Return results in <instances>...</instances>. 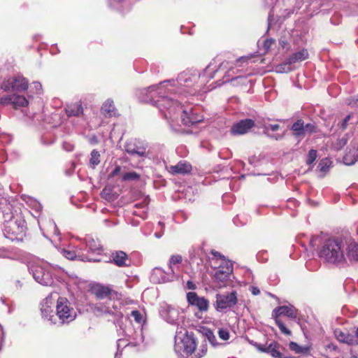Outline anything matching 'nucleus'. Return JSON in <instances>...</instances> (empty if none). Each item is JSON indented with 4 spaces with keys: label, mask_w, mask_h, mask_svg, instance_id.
Returning a JSON list of instances; mask_svg holds the SVG:
<instances>
[{
    "label": "nucleus",
    "mask_w": 358,
    "mask_h": 358,
    "mask_svg": "<svg viewBox=\"0 0 358 358\" xmlns=\"http://www.w3.org/2000/svg\"><path fill=\"white\" fill-rule=\"evenodd\" d=\"M223 64L224 62H221L220 58L215 57L206 67L202 73L196 69H188L181 72L176 80H171L175 82V84L173 87L168 85V88L173 89L169 92V94L178 101L180 110H182L181 102L176 99V97L182 99V97L196 95L201 91V85L213 79L215 73Z\"/></svg>",
    "instance_id": "obj_1"
},
{
    "label": "nucleus",
    "mask_w": 358,
    "mask_h": 358,
    "mask_svg": "<svg viewBox=\"0 0 358 358\" xmlns=\"http://www.w3.org/2000/svg\"><path fill=\"white\" fill-rule=\"evenodd\" d=\"M173 80H164L159 85H153L138 90V99L143 102L153 101L159 108L164 117L168 120L171 128L176 132L180 131L175 127L173 123L178 118L180 107L178 101L170 96L169 92L173 89L168 88V85L174 86Z\"/></svg>",
    "instance_id": "obj_2"
},
{
    "label": "nucleus",
    "mask_w": 358,
    "mask_h": 358,
    "mask_svg": "<svg viewBox=\"0 0 358 358\" xmlns=\"http://www.w3.org/2000/svg\"><path fill=\"white\" fill-rule=\"evenodd\" d=\"M345 241L342 238L327 239L319 250L318 255L324 262L338 264L345 262Z\"/></svg>",
    "instance_id": "obj_3"
},
{
    "label": "nucleus",
    "mask_w": 358,
    "mask_h": 358,
    "mask_svg": "<svg viewBox=\"0 0 358 358\" xmlns=\"http://www.w3.org/2000/svg\"><path fill=\"white\" fill-rule=\"evenodd\" d=\"M197 346L196 340L192 332L176 330L174 352L178 358H194Z\"/></svg>",
    "instance_id": "obj_4"
},
{
    "label": "nucleus",
    "mask_w": 358,
    "mask_h": 358,
    "mask_svg": "<svg viewBox=\"0 0 358 358\" xmlns=\"http://www.w3.org/2000/svg\"><path fill=\"white\" fill-rule=\"evenodd\" d=\"M76 317L72 303L65 297H58L56 299L55 315L50 319V324L62 326L73 322Z\"/></svg>",
    "instance_id": "obj_5"
},
{
    "label": "nucleus",
    "mask_w": 358,
    "mask_h": 358,
    "mask_svg": "<svg viewBox=\"0 0 358 358\" xmlns=\"http://www.w3.org/2000/svg\"><path fill=\"white\" fill-rule=\"evenodd\" d=\"M159 315L167 323L176 326V330L185 331L187 321L182 309L163 303L160 306Z\"/></svg>",
    "instance_id": "obj_6"
},
{
    "label": "nucleus",
    "mask_w": 358,
    "mask_h": 358,
    "mask_svg": "<svg viewBox=\"0 0 358 358\" xmlns=\"http://www.w3.org/2000/svg\"><path fill=\"white\" fill-rule=\"evenodd\" d=\"M29 272L38 283L44 286H51L53 284L52 267L43 260H34L28 266Z\"/></svg>",
    "instance_id": "obj_7"
},
{
    "label": "nucleus",
    "mask_w": 358,
    "mask_h": 358,
    "mask_svg": "<svg viewBox=\"0 0 358 358\" xmlns=\"http://www.w3.org/2000/svg\"><path fill=\"white\" fill-rule=\"evenodd\" d=\"M148 143L143 140L132 138L126 142L124 150L127 153L131 155H136L139 157H143L145 155H163L164 150V145L156 144L147 151Z\"/></svg>",
    "instance_id": "obj_8"
},
{
    "label": "nucleus",
    "mask_w": 358,
    "mask_h": 358,
    "mask_svg": "<svg viewBox=\"0 0 358 358\" xmlns=\"http://www.w3.org/2000/svg\"><path fill=\"white\" fill-rule=\"evenodd\" d=\"M3 232L6 238L14 241L25 232V221L22 217L15 218L12 213L4 214Z\"/></svg>",
    "instance_id": "obj_9"
},
{
    "label": "nucleus",
    "mask_w": 358,
    "mask_h": 358,
    "mask_svg": "<svg viewBox=\"0 0 358 358\" xmlns=\"http://www.w3.org/2000/svg\"><path fill=\"white\" fill-rule=\"evenodd\" d=\"M233 265L229 260L222 259V263L217 266H215L212 274L213 282L217 288H222L230 285L232 276Z\"/></svg>",
    "instance_id": "obj_10"
},
{
    "label": "nucleus",
    "mask_w": 358,
    "mask_h": 358,
    "mask_svg": "<svg viewBox=\"0 0 358 358\" xmlns=\"http://www.w3.org/2000/svg\"><path fill=\"white\" fill-rule=\"evenodd\" d=\"M122 303L119 300H114L113 296L107 299L105 303H98L94 305V311L99 315H109L115 319L123 317Z\"/></svg>",
    "instance_id": "obj_11"
},
{
    "label": "nucleus",
    "mask_w": 358,
    "mask_h": 358,
    "mask_svg": "<svg viewBox=\"0 0 358 358\" xmlns=\"http://www.w3.org/2000/svg\"><path fill=\"white\" fill-rule=\"evenodd\" d=\"M237 296L235 291L227 294H217L213 307L217 312L226 313L237 303Z\"/></svg>",
    "instance_id": "obj_12"
},
{
    "label": "nucleus",
    "mask_w": 358,
    "mask_h": 358,
    "mask_svg": "<svg viewBox=\"0 0 358 358\" xmlns=\"http://www.w3.org/2000/svg\"><path fill=\"white\" fill-rule=\"evenodd\" d=\"M59 252L65 258L69 260L78 259L81 262H99L101 261L99 258L91 257L89 255L83 252V249L79 247L69 246L66 248H59Z\"/></svg>",
    "instance_id": "obj_13"
},
{
    "label": "nucleus",
    "mask_w": 358,
    "mask_h": 358,
    "mask_svg": "<svg viewBox=\"0 0 358 358\" xmlns=\"http://www.w3.org/2000/svg\"><path fill=\"white\" fill-rule=\"evenodd\" d=\"M127 345L135 347L138 350H143L147 346V342L145 341L143 327L138 326L133 329H129L127 331Z\"/></svg>",
    "instance_id": "obj_14"
},
{
    "label": "nucleus",
    "mask_w": 358,
    "mask_h": 358,
    "mask_svg": "<svg viewBox=\"0 0 358 358\" xmlns=\"http://www.w3.org/2000/svg\"><path fill=\"white\" fill-rule=\"evenodd\" d=\"M28 88V81L22 76H16L8 78L1 85V89L6 92H23Z\"/></svg>",
    "instance_id": "obj_15"
},
{
    "label": "nucleus",
    "mask_w": 358,
    "mask_h": 358,
    "mask_svg": "<svg viewBox=\"0 0 358 358\" xmlns=\"http://www.w3.org/2000/svg\"><path fill=\"white\" fill-rule=\"evenodd\" d=\"M306 164L310 170L315 166V171L319 173L320 177H324L329 171L332 162L331 158H308Z\"/></svg>",
    "instance_id": "obj_16"
},
{
    "label": "nucleus",
    "mask_w": 358,
    "mask_h": 358,
    "mask_svg": "<svg viewBox=\"0 0 358 358\" xmlns=\"http://www.w3.org/2000/svg\"><path fill=\"white\" fill-rule=\"evenodd\" d=\"M57 294H49L41 303V313L43 320L50 322V319L53 317L55 315L53 312V308L55 307V303L56 302L55 297Z\"/></svg>",
    "instance_id": "obj_17"
},
{
    "label": "nucleus",
    "mask_w": 358,
    "mask_h": 358,
    "mask_svg": "<svg viewBox=\"0 0 358 358\" xmlns=\"http://www.w3.org/2000/svg\"><path fill=\"white\" fill-rule=\"evenodd\" d=\"M167 171L173 176H185L191 173L192 171V164L186 160H180L175 165L165 164Z\"/></svg>",
    "instance_id": "obj_18"
},
{
    "label": "nucleus",
    "mask_w": 358,
    "mask_h": 358,
    "mask_svg": "<svg viewBox=\"0 0 358 358\" xmlns=\"http://www.w3.org/2000/svg\"><path fill=\"white\" fill-rule=\"evenodd\" d=\"M255 126L252 119H243L234 123L230 129L232 136H241L248 134Z\"/></svg>",
    "instance_id": "obj_19"
},
{
    "label": "nucleus",
    "mask_w": 358,
    "mask_h": 358,
    "mask_svg": "<svg viewBox=\"0 0 358 358\" xmlns=\"http://www.w3.org/2000/svg\"><path fill=\"white\" fill-rule=\"evenodd\" d=\"M203 115L199 114L196 109L189 108L182 110L181 122L185 126L190 127L203 121Z\"/></svg>",
    "instance_id": "obj_20"
},
{
    "label": "nucleus",
    "mask_w": 358,
    "mask_h": 358,
    "mask_svg": "<svg viewBox=\"0 0 358 358\" xmlns=\"http://www.w3.org/2000/svg\"><path fill=\"white\" fill-rule=\"evenodd\" d=\"M344 252L345 255V262L348 260L350 262H358V243L351 238H345Z\"/></svg>",
    "instance_id": "obj_21"
},
{
    "label": "nucleus",
    "mask_w": 358,
    "mask_h": 358,
    "mask_svg": "<svg viewBox=\"0 0 358 358\" xmlns=\"http://www.w3.org/2000/svg\"><path fill=\"white\" fill-rule=\"evenodd\" d=\"M91 290L97 299H109L115 294L108 287L99 284L94 285Z\"/></svg>",
    "instance_id": "obj_22"
},
{
    "label": "nucleus",
    "mask_w": 358,
    "mask_h": 358,
    "mask_svg": "<svg viewBox=\"0 0 358 358\" xmlns=\"http://www.w3.org/2000/svg\"><path fill=\"white\" fill-rule=\"evenodd\" d=\"M84 242L90 253L97 255H101L103 248L97 239H94L92 236L87 235L85 237Z\"/></svg>",
    "instance_id": "obj_23"
},
{
    "label": "nucleus",
    "mask_w": 358,
    "mask_h": 358,
    "mask_svg": "<svg viewBox=\"0 0 358 358\" xmlns=\"http://www.w3.org/2000/svg\"><path fill=\"white\" fill-rule=\"evenodd\" d=\"M110 8L120 13L127 12L131 8V0H107Z\"/></svg>",
    "instance_id": "obj_24"
},
{
    "label": "nucleus",
    "mask_w": 358,
    "mask_h": 358,
    "mask_svg": "<svg viewBox=\"0 0 358 358\" xmlns=\"http://www.w3.org/2000/svg\"><path fill=\"white\" fill-rule=\"evenodd\" d=\"M272 315L274 317H278L280 315H285L292 319L296 318V310L292 306H282L277 307L273 310Z\"/></svg>",
    "instance_id": "obj_25"
},
{
    "label": "nucleus",
    "mask_w": 358,
    "mask_h": 358,
    "mask_svg": "<svg viewBox=\"0 0 358 358\" xmlns=\"http://www.w3.org/2000/svg\"><path fill=\"white\" fill-rule=\"evenodd\" d=\"M112 262L120 267L128 266L130 265V261L126 252L119 250L115 251L111 255Z\"/></svg>",
    "instance_id": "obj_26"
},
{
    "label": "nucleus",
    "mask_w": 358,
    "mask_h": 358,
    "mask_svg": "<svg viewBox=\"0 0 358 358\" xmlns=\"http://www.w3.org/2000/svg\"><path fill=\"white\" fill-rule=\"evenodd\" d=\"M285 348L276 341L271 342L267 345V352L271 355L273 358H292V357H287L283 355Z\"/></svg>",
    "instance_id": "obj_27"
},
{
    "label": "nucleus",
    "mask_w": 358,
    "mask_h": 358,
    "mask_svg": "<svg viewBox=\"0 0 358 358\" xmlns=\"http://www.w3.org/2000/svg\"><path fill=\"white\" fill-rule=\"evenodd\" d=\"M334 336L336 339L343 343L348 344L350 345H357V342L355 341V336L349 334L348 332L343 331L340 329H336L334 331Z\"/></svg>",
    "instance_id": "obj_28"
},
{
    "label": "nucleus",
    "mask_w": 358,
    "mask_h": 358,
    "mask_svg": "<svg viewBox=\"0 0 358 358\" xmlns=\"http://www.w3.org/2000/svg\"><path fill=\"white\" fill-rule=\"evenodd\" d=\"M101 113L106 117L115 115V107L112 99H108L103 103L101 107Z\"/></svg>",
    "instance_id": "obj_29"
},
{
    "label": "nucleus",
    "mask_w": 358,
    "mask_h": 358,
    "mask_svg": "<svg viewBox=\"0 0 358 358\" xmlns=\"http://www.w3.org/2000/svg\"><path fill=\"white\" fill-rule=\"evenodd\" d=\"M308 57V52L306 49H302L296 52L293 53L287 59L292 64L306 60Z\"/></svg>",
    "instance_id": "obj_30"
},
{
    "label": "nucleus",
    "mask_w": 358,
    "mask_h": 358,
    "mask_svg": "<svg viewBox=\"0 0 358 358\" xmlns=\"http://www.w3.org/2000/svg\"><path fill=\"white\" fill-rule=\"evenodd\" d=\"M293 134L296 138H302L305 134L304 122L302 120H298L292 127Z\"/></svg>",
    "instance_id": "obj_31"
},
{
    "label": "nucleus",
    "mask_w": 358,
    "mask_h": 358,
    "mask_svg": "<svg viewBox=\"0 0 358 358\" xmlns=\"http://www.w3.org/2000/svg\"><path fill=\"white\" fill-rule=\"evenodd\" d=\"M263 128H264V133L266 134L268 136H269L271 138H274L277 141L282 138L283 135H280V134L269 135L268 134L269 131H278L280 128L279 124H271L264 123L263 124Z\"/></svg>",
    "instance_id": "obj_32"
},
{
    "label": "nucleus",
    "mask_w": 358,
    "mask_h": 358,
    "mask_svg": "<svg viewBox=\"0 0 358 358\" xmlns=\"http://www.w3.org/2000/svg\"><path fill=\"white\" fill-rule=\"evenodd\" d=\"M11 104L15 108H18L20 107L27 106L29 101L24 96L12 94Z\"/></svg>",
    "instance_id": "obj_33"
},
{
    "label": "nucleus",
    "mask_w": 358,
    "mask_h": 358,
    "mask_svg": "<svg viewBox=\"0 0 358 358\" xmlns=\"http://www.w3.org/2000/svg\"><path fill=\"white\" fill-rule=\"evenodd\" d=\"M151 278L154 282H157V283H163V282L168 281L163 270H162L161 268H155L153 270V271L152 273Z\"/></svg>",
    "instance_id": "obj_34"
},
{
    "label": "nucleus",
    "mask_w": 358,
    "mask_h": 358,
    "mask_svg": "<svg viewBox=\"0 0 358 358\" xmlns=\"http://www.w3.org/2000/svg\"><path fill=\"white\" fill-rule=\"evenodd\" d=\"M148 203H149L148 197H145L141 202L136 203L135 207L137 208H141V209H143V210H142V212H137L135 210L134 212V214L137 216H140L143 219L145 218L146 215H147Z\"/></svg>",
    "instance_id": "obj_35"
},
{
    "label": "nucleus",
    "mask_w": 358,
    "mask_h": 358,
    "mask_svg": "<svg viewBox=\"0 0 358 358\" xmlns=\"http://www.w3.org/2000/svg\"><path fill=\"white\" fill-rule=\"evenodd\" d=\"M68 116H79L83 113V109L80 103H73L68 106L66 110Z\"/></svg>",
    "instance_id": "obj_36"
},
{
    "label": "nucleus",
    "mask_w": 358,
    "mask_h": 358,
    "mask_svg": "<svg viewBox=\"0 0 358 358\" xmlns=\"http://www.w3.org/2000/svg\"><path fill=\"white\" fill-rule=\"evenodd\" d=\"M292 64L287 58L284 62L276 65L274 71L278 73H289L292 71Z\"/></svg>",
    "instance_id": "obj_37"
},
{
    "label": "nucleus",
    "mask_w": 358,
    "mask_h": 358,
    "mask_svg": "<svg viewBox=\"0 0 358 358\" xmlns=\"http://www.w3.org/2000/svg\"><path fill=\"white\" fill-rule=\"evenodd\" d=\"M27 203L29 205V206L33 210H34L36 213L38 214V216H40L43 209V206L40 203V202H38L37 200L31 197H29L28 200L27 201Z\"/></svg>",
    "instance_id": "obj_38"
},
{
    "label": "nucleus",
    "mask_w": 358,
    "mask_h": 358,
    "mask_svg": "<svg viewBox=\"0 0 358 358\" xmlns=\"http://www.w3.org/2000/svg\"><path fill=\"white\" fill-rule=\"evenodd\" d=\"M207 352V343L205 340L199 346V349L195 350L194 353V358H201L203 357Z\"/></svg>",
    "instance_id": "obj_39"
},
{
    "label": "nucleus",
    "mask_w": 358,
    "mask_h": 358,
    "mask_svg": "<svg viewBox=\"0 0 358 358\" xmlns=\"http://www.w3.org/2000/svg\"><path fill=\"white\" fill-rule=\"evenodd\" d=\"M194 306H196L200 310L206 311L208 308L209 302L203 297H199Z\"/></svg>",
    "instance_id": "obj_40"
},
{
    "label": "nucleus",
    "mask_w": 358,
    "mask_h": 358,
    "mask_svg": "<svg viewBox=\"0 0 358 358\" xmlns=\"http://www.w3.org/2000/svg\"><path fill=\"white\" fill-rule=\"evenodd\" d=\"M140 178V175L134 171L127 172L122 176V181H135L138 180Z\"/></svg>",
    "instance_id": "obj_41"
},
{
    "label": "nucleus",
    "mask_w": 358,
    "mask_h": 358,
    "mask_svg": "<svg viewBox=\"0 0 358 358\" xmlns=\"http://www.w3.org/2000/svg\"><path fill=\"white\" fill-rule=\"evenodd\" d=\"M289 348L291 350L294 351L296 353L300 354V353H305L307 352V349L305 348H303L298 345L295 342H290L289 343Z\"/></svg>",
    "instance_id": "obj_42"
},
{
    "label": "nucleus",
    "mask_w": 358,
    "mask_h": 358,
    "mask_svg": "<svg viewBox=\"0 0 358 358\" xmlns=\"http://www.w3.org/2000/svg\"><path fill=\"white\" fill-rule=\"evenodd\" d=\"M275 322L282 334L287 336L291 334V331L285 327V324L278 317H275Z\"/></svg>",
    "instance_id": "obj_43"
},
{
    "label": "nucleus",
    "mask_w": 358,
    "mask_h": 358,
    "mask_svg": "<svg viewBox=\"0 0 358 358\" xmlns=\"http://www.w3.org/2000/svg\"><path fill=\"white\" fill-rule=\"evenodd\" d=\"M182 262V257L179 255H172L169 259V267L171 269V271L173 272V269L172 268V266L175 264H180Z\"/></svg>",
    "instance_id": "obj_44"
},
{
    "label": "nucleus",
    "mask_w": 358,
    "mask_h": 358,
    "mask_svg": "<svg viewBox=\"0 0 358 358\" xmlns=\"http://www.w3.org/2000/svg\"><path fill=\"white\" fill-rule=\"evenodd\" d=\"M131 316L137 322L138 326H141V322L143 321L142 314L138 310H135L131 311Z\"/></svg>",
    "instance_id": "obj_45"
},
{
    "label": "nucleus",
    "mask_w": 358,
    "mask_h": 358,
    "mask_svg": "<svg viewBox=\"0 0 358 358\" xmlns=\"http://www.w3.org/2000/svg\"><path fill=\"white\" fill-rule=\"evenodd\" d=\"M217 334L219 338L223 341H227L230 337L229 330L224 328L220 329Z\"/></svg>",
    "instance_id": "obj_46"
},
{
    "label": "nucleus",
    "mask_w": 358,
    "mask_h": 358,
    "mask_svg": "<svg viewBox=\"0 0 358 358\" xmlns=\"http://www.w3.org/2000/svg\"><path fill=\"white\" fill-rule=\"evenodd\" d=\"M274 15H275V8L273 7L271 9V10H270V12L268 13V29L266 30V32L268 31L271 24L273 23H275V16Z\"/></svg>",
    "instance_id": "obj_47"
},
{
    "label": "nucleus",
    "mask_w": 358,
    "mask_h": 358,
    "mask_svg": "<svg viewBox=\"0 0 358 358\" xmlns=\"http://www.w3.org/2000/svg\"><path fill=\"white\" fill-rule=\"evenodd\" d=\"M346 103L352 107L358 108V94L347 99Z\"/></svg>",
    "instance_id": "obj_48"
},
{
    "label": "nucleus",
    "mask_w": 358,
    "mask_h": 358,
    "mask_svg": "<svg viewBox=\"0 0 358 358\" xmlns=\"http://www.w3.org/2000/svg\"><path fill=\"white\" fill-rule=\"evenodd\" d=\"M338 162L346 166H352L356 163L357 158H338Z\"/></svg>",
    "instance_id": "obj_49"
},
{
    "label": "nucleus",
    "mask_w": 358,
    "mask_h": 358,
    "mask_svg": "<svg viewBox=\"0 0 358 358\" xmlns=\"http://www.w3.org/2000/svg\"><path fill=\"white\" fill-rule=\"evenodd\" d=\"M199 297V296H198V295L195 292H189L187 294V299L188 302L194 306L196 303V301H197Z\"/></svg>",
    "instance_id": "obj_50"
},
{
    "label": "nucleus",
    "mask_w": 358,
    "mask_h": 358,
    "mask_svg": "<svg viewBox=\"0 0 358 358\" xmlns=\"http://www.w3.org/2000/svg\"><path fill=\"white\" fill-rule=\"evenodd\" d=\"M206 338L213 346L215 347L217 345L216 337L212 331H208L206 333Z\"/></svg>",
    "instance_id": "obj_51"
},
{
    "label": "nucleus",
    "mask_w": 358,
    "mask_h": 358,
    "mask_svg": "<svg viewBox=\"0 0 358 358\" xmlns=\"http://www.w3.org/2000/svg\"><path fill=\"white\" fill-rule=\"evenodd\" d=\"M12 95H7L4 96H0V106H6L11 104Z\"/></svg>",
    "instance_id": "obj_52"
},
{
    "label": "nucleus",
    "mask_w": 358,
    "mask_h": 358,
    "mask_svg": "<svg viewBox=\"0 0 358 358\" xmlns=\"http://www.w3.org/2000/svg\"><path fill=\"white\" fill-rule=\"evenodd\" d=\"M275 40L273 38H266L264 40L263 43V48L265 52H267L271 47L272 44H273Z\"/></svg>",
    "instance_id": "obj_53"
},
{
    "label": "nucleus",
    "mask_w": 358,
    "mask_h": 358,
    "mask_svg": "<svg viewBox=\"0 0 358 358\" xmlns=\"http://www.w3.org/2000/svg\"><path fill=\"white\" fill-rule=\"evenodd\" d=\"M305 133L308 132L309 134L315 133L317 131V127L314 124L308 123L304 125Z\"/></svg>",
    "instance_id": "obj_54"
},
{
    "label": "nucleus",
    "mask_w": 358,
    "mask_h": 358,
    "mask_svg": "<svg viewBox=\"0 0 358 358\" xmlns=\"http://www.w3.org/2000/svg\"><path fill=\"white\" fill-rule=\"evenodd\" d=\"M250 343L255 347L259 352H267V346L264 345L259 344L255 341H250Z\"/></svg>",
    "instance_id": "obj_55"
},
{
    "label": "nucleus",
    "mask_w": 358,
    "mask_h": 358,
    "mask_svg": "<svg viewBox=\"0 0 358 358\" xmlns=\"http://www.w3.org/2000/svg\"><path fill=\"white\" fill-rule=\"evenodd\" d=\"M351 118V115H348L341 122V123L339 124L340 128L342 129H345L348 125V123L349 120Z\"/></svg>",
    "instance_id": "obj_56"
},
{
    "label": "nucleus",
    "mask_w": 358,
    "mask_h": 358,
    "mask_svg": "<svg viewBox=\"0 0 358 358\" xmlns=\"http://www.w3.org/2000/svg\"><path fill=\"white\" fill-rule=\"evenodd\" d=\"M32 86L35 90V92L37 94H41L42 92V85L39 82H34L32 83Z\"/></svg>",
    "instance_id": "obj_57"
},
{
    "label": "nucleus",
    "mask_w": 358,
    "mask_h": 358,
    "mask_svg": "<svg viewBox=\"0 0 358 358\" xmlns=\"http://www.w3.org/2000/svg\"><path fill=\"white\" fill-rule=\"evenodd\" d=\"M211 253L215 258V260L220 261V264L222 263V259H225L224 257L222 256L219 252L212 250Z\"/></svg>",
    "instance_id": "obj_58"
},
{
    "label": "nucleus",
    "mask_w": 358,
    "mask_h": 358,
    "mask_svg": "<svg viewBox=\"0 0 358 358\" xmlns=\"http://www.w3.org/2000/svg\"><path fill=\"white\" fill-rule=\"evenodd\" d=\"M99 163V158H90V166L92 169H94Z\"/></svg>",
    "instance_id": "obj_59"
},
{
    "label": "nucleus",
    "mask_w": 358,
    "mask_h": 358,
    "mask_svg": "<svg viewBox=\"0 0 358 358\" xmlns=\"http://www.w3.org/2000/svg\"><path fill=\"white\" fill-rule=\"evenodd\" d=\"M121 171V167L120 166H116L115 168L111 171V173L108 175V178H113L117 176Z\"/></svg>",
    "instance_id": "obj_60"
},
{
    "label": "nucleus",
    "mask_w": 358,
    "mask_h": 358,
    "mask_svg": "<svg viewBox=\"0 0 358 358\" xmlns=\"http://www.w3.org/2000/svg\"><path fill=\"white\" fill-rule=\"evenodd\" d=\"M49 224H50V227L53 229L54 234L56 235H58L59 231H58V228H57L55 222L53 220H50Z\"/></svg>",
    "instance_id": "obj_61"
},
{
    "label": "nucleus",
    "mask_w": 358,
    "mask_h": 358,
    "mask_svg": "<svg viewBox=\"0 0 358 358\" xmlns=\"http://www.w3.org/2000/svg\"><path fill=\"white\" fill-rule=\"evenodd\" d=\"M176 152L180 157L186 155V149L182 146L178 148Z\"/></svg>",
    "instance_id": "obj_62"
},
{
    "label": "nucleus",
    "mask_w": 358,
    "mask_h": 358,
    "mask_svg": "<svg viewBox=\"0 0 358 358\" xmlns=\"http://www.w3.org/2000/svg\"><path fill=\"white\" fill-rule=\"evenodd\" d=\"M250 291L255 296H257V295L260 294V290H259V289L257 287L251 286L250 287Z\"/></svg>",
    "instance_id": "obj_63"
},
{
    "label": "nucleus",
    "mask_w": 358,
    "mask_h": 358,
    "mask_svg": "<svg viewBox=\"0 0 358 358\" xmlns=\"http://www.w3.org/2000/svg\"><path fill=\"white\" fill-rule=\"evenodd\" d=\"M89 143L94 145L98 143V138L96 136H92L89 137Z\"/></svg>",
    "instance_id": "obj_64"
}]
</instances>
